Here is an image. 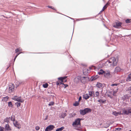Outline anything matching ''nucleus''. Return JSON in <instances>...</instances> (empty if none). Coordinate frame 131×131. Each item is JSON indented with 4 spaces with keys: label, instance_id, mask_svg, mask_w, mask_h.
<instances>
[{
    "label": "nucleus",
    "instance_id": "nucleus-32",
    "mask_svg": "<svg viewBox=\"0 0 131 131\" xmlns=\"http://www.w3.org/2000/svg\"><path fill=\"white\" fill-rule=\"evenodd\" d=\"M54 103L53 102H51L48 105L49 106H52L53 105Z\"/></svg>",
    "mask_w": 131,
    "mask_h": 131
},
{
    "label": "nucleus",
    "instance_id": "nucleus-61",
    "mask_svg": "<svg viewBox=\"0 0 131 131\" xmlns=\"http://www.w3.org/2000/svg\"><path fill=\"white\" fill-rule=\"evenodd\" d=\"M47 119V118H46L45 119V120H46Z\"/></svg>",
    "mask_w": 131,
    "mask_h": 131
},
{
    "label": "nucleus",
    "instance_id": "nucleus-25",
    "mask_svg": "<svg viewBox=\"0 0 131 131\" xmlns=\"http://www.w3.org/2000/svg\"><path fill=\"white\" fill-rule=\"evenodd\" d=\"M8 97L6 96V97H3V99H2V100L3 101H6L8 100Z\"/></svg>",
    "mask_w": 131,
    "mask_h": 131
},
{
    "label": "nucleus",
    "instance_id": "nucleus-49",
    "mask_svg": "<svg viewBox=\"0 0 131 131\" xmlns=\"http://www.w3.org/2000/svg\"><path fill=\"white\" fill-rule=\"evenodd\" d=\"M128 110L129 113H131V109H128Z\"/></svg>",
    "mask_w": 131,
    "mask_h": 131
},
{
    "label": "nucleus",
    "instance_id": "nucleus-8",
    "mask_svg": "<svg viewBox=\"0 0 131 131\" xmlns=\"http://www.w3.org/2000/svg\"><path fill=\"white\" fill-rule=\"evenodd\" d=\"M54 127L53 125H50L46 127L45 131H50L53 130Z\"/></svg>",
    "mask_w": 131,
    "mask_h": 131
},
{
    "label": "nucleus",
    "instance_id": "nucleus-55",
    "mask_svg": "<svg viewBox=\"0 0 131 131\" xmlns=\"http://www.w3.org/2000/svg\"><path fill=\"white\" fill-rule=\"evenodd\" d=\"M106 6V5H105L103 7L102 9H103V10H104V9H105V7Z\"/></svg>",
    "mask_w": 131,
    "mask_h": 131
},
{
    "label": "nucleus",
    "instance_id": "nucleus-17",
    "mask_svg": "<svg viewBox=\"0 0 131 131\" xmlns=\"http://www.w3.org/2000/svg\"><path fill=\"white\" fill-rule=\"evenodd\" d=\"M127 81H131V73L128 75L127 78L126 79Z\"/></svg>",
    "mask_w": 131,
    "mask_h": 131
},
{
    "label": "nucleus",
    "instance_id": "nucleus-31",
    "mask_svg": "<svg viewBox=\"0 0 131 131\" xmlns=\"http://www.w3.org/2000/svg\"><path fill=\"white\" fill-rule=\"evenodd\" d=\"M15 104L17 105V107H18L20 106L21 105V103L20 102H17L15 103Z\"/></svg>",
    "mask_w": 131,
    "mask_h": 131
},
{
    "label": "nucleus",
    "instance_id": "nucleus-1",
    "mask_svg": "<svg viewBox=\"0 0 131 131\" xmlns=\"http://www.w3.org/2000/svg\"><path fill=\"white\" fill-rule=\"evenodd\" d=\"M118 61V59L117 58H115L114 57L111 58L108 61L109 63L112 64L113 66H116Z\"/></svg>",
    "mask_w": 131,
    "mask_h": 131
},
{
    "label": "nucleus",
    "instance_id": "nucleus-4",
    "mask_svg": "<svg viewBox=\"0 0 131 131\" xmlns=\"http://www.w3.org/2000/svg\"><path fill=\"white\" fill-rule=\"evenodd\" d=\"M13 99L20 102H23L24 100L21 97H17V96H15L12 99Z\"/></svg>",
    "mask_w": 131,
    "mask_h": 131
},
{
    "label": "nucleus",
    "instance_id": "nucleus-53",
    "mask_svg": "<svg viewBox=\"0 0 131 131\" xmlns=\"http://www.w3.org/2000/svg\"><path fill=\"white\" fill-rule=\"evenodd\" d=\"M66 115H67L66 113H64L63 114V116H64V117L66 116Z\"/></svg>",
    "mask_w": 131,
    "mask_h": 131
},
{
    "label": "nucleus",
    "instance_id": "nucleus-6",
    "mask_svg": "<svg viewBox=\"0 0 131 131\" xmlns=\"http://www.w3.org/2000/svg\"><path fill=\"white\" fill-rule=\"evenodd\" d=\"M104 75L105 77L107 78H110L112 77V75L109 71H105Z\"/></svg>",
    "mask_w": 131,
    "mask_h": 131
},
{
    "label": "nucleus",
    "instance_id": "nucleus-9",
    "mask_svg": "<svg viewBox=\"0 0 131 131\" xmlns=\"http://www.w3.org/2000/svg\"><path fill=\"white\" fill-rule=\"evenodd\" d=\"M67 76H65L63 77H60L58 78V79L61 81L62 82H67V80L65 79L67 78Z\"/></svg>",
    "mask_w": 131,
    "mask_h": 131
},
{
    "label": "nucleus",
    "instance_id": "nucleus-60",
    "mask_svg": "<svg viewBox=\"0 0 131 131\" xmlns=\"http://www.w3.org/2000/svg\"><path fill=\"white\" fill-rule=\"evenodd\" d=\"M113 95H114V96H115V94H114V93H113Z\"/></svg>",
    "mask_w": 131,
    "mask_h": 131
},
{
    "label": "nucleus",
    "instance_id": "nucleus-15",
    "mask_svg": "<svg viewBox=\"0 0 131 131\" xmlns=\"http://www.w3.org/2000/svg\"><path fill=\"white\" fill-rule=\"evenodd\" d=\"M5 129L7 130H11V129L8 124H6L5 127Z\"/></svg>",
    "mask_w": 131,
    "mask_h": 131
},
{
    "label": "nucleus",
    "instance_id": "nucleus-50",
    "mask_svg": "<svg viewBox=\"0 0 131 131\" xmlns=\"http://www.w3.org/2000/svg\"><path fill=\"white\" fill-rule=\"evenodd\" d=\"M116 129L118 131H119L121 129L120 128H117Z\"/></svg>",
    "mask_w": 131,
    "mask_h": 131
},
{
    "label": "nucleus",
    "instance_id": "nucleus-56",
    "mask_svg": "<svg viewBox=\"0 0 131 131\" xmlns=\"http://www.w3.org/2000/svg\"><path fill=\"white\" fill-rule=\"evenodd\" d=\"M81 100V96H80L79 98V101H80Z\"/></svg>",
    "mask_w": 131,
    "mask_h": 131
},
{
    "label": "nucleus",
    "instance_id": "nucleus-11",
    "mask_svg": "<svg viewBox=\"0 0 131 131\" xmlns=\"http://www.w3.org/2000/svg\"><path fill=\"white\" fill-rule=\"evenodd\" d=\"M89 94L90 96H91L92 97H95L94 92L93 91H90L89 92Z\"/></svg>",
    "mask_w": 131,
    "mask_h": 131
},
{
    "label": "nucleus",
    "instance_id": "nucleus-51",
    "mask_svg": "<svg viewBox=\"0 0 131 131\" xmlns=\"http://www.w3.org/2000/svg\"><path fill=\"white\" fill-rule=\"evenodd\" d=\"M2 16H3L4 18H7V19L8 18V17H7L6 16H5L4 15H2Z\"/></svg>",
    "mask_w": 131,
    "mask_h": 131
},
{
    "label": "nucleus",
    "instance_id": "nucleus-19",
    "mask_svg": "<svg viewBox=\"0 0 131 131\" xmlns=\"http://www.w3.org/2000/svg\"><path fill=\"white\" fill-rule=\"evenodd\" d=\"M105 71H103L102 69H101L100 71L98 72V73L99 75L102 74L103 73H104Z\"/></svg>",
    "mask_w": 131,
    "mask_h": 131
},
{
    "label": "nucleus",
    "instance_id": "nucleus-13",
    "mask_svg": "<svg viewBox=\"0 0 131 131\" xmlns=\"http://www.w3.org/2000/svg\"><path fill=\"white\" fill-rule=\"evenodd\" d=\"M89 97L90 96L88 94H86L83 95V97L85 100H87L89 98Z\"/></svg>",
    "mask_w": 131,
    "mask_h": 131
},
{
    "label": "nucleus",
    "instance_id": "nucleus-44",
    "mask_svg": "<svg viewBox=\"0 0 131 131\" xmlns=\"http://www.w3.org/2000/svg\"><path fill=\"white\" fill-rule=\"evenodd\" d=\"M19 54V53H18V54L15 57L14 59V61H15L16 59V58H17V56H18V55Z\"/></svg>",
    "mask_w": 131,
    "mask_h": 131
},
{
    "label": "nucleus",
    "instance_id": "nucleus-64",
    "mask_svg": "<svg viewBox=\"0 0 131 131\" xmlns=\"http://www.w3.org/2000/svg\"><path fill=\"white\" fill-rule=\"evenodd\" d=\"M18 86H16V87H17Z\"/></svg>",
    "mask_w": 131,
    "mask_h": 131
},
{
    "label": "nucleus",
    "instance_id": "nucleus-26",
    "mask_svg": "<svg viewBox=\"0 0 131 131\" xmlns=\"http://www.w3.org/2000/svg\"><path fill=\"white\" fill-rule=\"evenodd\" d=\"M48 84L47 83H46L45 84H43L42 86L44 88H46L48 87Z\"/></svg>",
    "mask_w": 131,
    "mask_h": 131
},
{
    "label": "nucleus",
    "instance_id": "nucleus-48",
    "mask_svg": "<svg viewBox=\"0 0 131 131\" xmlns=\"http://www.w3.org/2000/svg\"><path fill=\"white\" fill-rule=\"evenodd\" d=\"M19 50V49L18 48L16 50H15L16 52V53H17L18 52Z\"/></svg>",
    "mask_w": 131,
    "mask_h": 131
},
{
    "label": "nucleus",
    "instance_id": "nucleus-57",
    "mask_svg": "<svg viewBox=\"0 0 131 131\" xmlns=\"http://www.w3.org/2000/svg\"><path fill=\"white\" fill-rule=\"evenodd\" d=\"M64 84V85H65V86L64 88H66L67 86H68V85H67V84Z\"/></svg>",
    "mask_w": 131,
    "mask_h": 131
},
{
    "label": "nucleus",
    "instance_id": "nucleus-7",
    "mask_svg": "<svg viewBox=\"0 0 131 131\" xmlns=\"http://www.w3.org/2000/svg\"><path fill=\"white\" fill-rule=\"evenodd\" d=\"M122 25H123V23L119 21L116 22L115 25L113 26V27L116 28H118L119 27H121Z\"/></svg>",
    "mask_w": 131,
    "mask_h": 131
},
{
    "label": "nucleus",
    "instance_id": "nucleus-30",
    "mask_svg": "<svg viewBox=\"0 0 131 131\" xmlns=\"http://www.w3.org/2000/svg\"><path fill=\"white\" fill-rule=\"evenodd\" d=\"M98 102L100 103H103L105 102V101H103L102 99H100L99 100H98Z\"/></svg>",
    "mask_w": 131,
    "mask_h": 131
},
{
    "label": "nucleus",
    "instance_id": "nucleus-59",
    "mask_svg": "<svg viewBox=\"0 0 131 131\" xmlns=\"http://www.w3.org/2000/svg\"><path fill=\"white\" fill-rule=\"evenodd\" d=\"M56 13H58L60 14L59 12L58 11L56 12Z\"/></svg>",
    "mask_w": 131,
    "mask_h": 131
},
{
    "label": "nucleus",
    "instance_id": "nucleus-40",
    "mask_svg": "<svg viewBox=\"0 0 131 131\" xmlns=\"http://www.w3.org/2000/svg\"><path fill=\"white\" fill-rule=\"evenodd\" d=\"M117 84H113L111 85V86H117L118 85Z\"/></svg>",
    "mask_w": 131,
    "mask_h": 131
},
{
    "label": "nucleus",
    "instance_id": "nucleus-2",
    "mask_svg": "<svg viewBox=\"0 0 131 131\" xmlns=\"http://www.w3.org/2000/svg\"><path fill=\"white\" fill-rule=\"evenodd\" d=\"M91 111V110L90 108H85L84 110H80V114L84 115L87 113L90 112Z\"/></svg>",
    "mask_w": 131,
    "mask_h": 131
},
{
    "label": "nucleus",
    "instance_id": "nucleus-33",
    "mask_svg": "<svg viewBox=\"0 0 131 131\" xmlns=\"http://www.w3.org/2000/svg\"><path fill=\"white\" fill-rule=\"evenodd\" d=\"M93 18V17H89V18H83L82 19H81V20H82L88 19H89L92 18Z\"/></svg>",
    "mask_w": 131,
    "mask_h": 131
},
{
    "label": "nucleus",
    "instance_id": "nucleus-47",
    "mask_svg": "<svg viewBox=\"0 0 131 131\" xmlns=\"http://www.w3.org/2000/svg\"><path fill=\"white\" fill-rule=\"evenodd\" d=\"M19 54V53H18V54L15 57L14 59V61H15L16 59V58H17V56H18V55Z\"/></svg>",
    "mask_w": 131,
    "mask_h": 131
},
{
    "label": "nucleus",
    "instance_id": "nucleus-54",
    "mask_svg": "<svg viewBox=\"0 0 131 131\" xmlns=\"http://www.w3.org/2000/svg\"><path fill=\"white\" fill-rule=\"evenodd\" d=\"M81 78H82H82H83V79L88 78V77H83Z\"/></svg>",
    "mask_w": 131,
    "mask_h": 131
},
{
    "label": "nucleus",
    "instance_id": "nucleus-36",
    "mask_svg": "<svg viewBox=\"0 0 131 131\" xmlns=\"http://www.w3.org/2000/svg\"><path fill=\"white\" fill-rule=\"evenodd\" d=\"M8 106L10 107H12L13 105L12 103L11 102H9L8 103Z\"/></svg>",
    "mask_w": 131,
    "mask_h": 131
},
{
    "label": "nucleus",
    "instance_id": "nucleus-45",
    "mask_svg": "<svg viewBox=\"0 0 131 131\" xmlns=\"http://www.w3.org/2000/svg\"><path fill=\"white\" fill-rule=\"evenodd\" d=\"M19 54V53H18V54L15 57L14 59V61H15L16 59V58H17V56H18V55Z\"/></svg>",
    "mask_w": 131,
    "mask_h": 131
},
{
    "label": "nucleus",
    "instance_id": "nucleus-62",
    "mask_svg": "<svg viewBox=\"0 0 131 131\" xmlns=\"http://www.w3.org/2000/svg\"><path fill=\"white\" fill-rule=\"evenodd\" d=\"M103 0V2H105V0Z\"/></svg>",
    "mask_w": 131,
    "mask_h": 131
},
{
    "label": "nucleus",
    "instance_id": "nucleus-43",
    "mask_svg": "<svg viewBox=\"0 0 131 131\" xmlns=\"http://www.w3.org/2000/svg\"><path fill=\"white\" fill-rule=\"evenodd\" d=\"M19 54V53H18V54L15 57L14 59V61H15L16 59V58H17V56H18V55Z\"/></svg>",
    "mask_w": 131,
    "mask_h": 131
},
{
    "label": "nucleus",
    "instance_id": "nucleus-27",
    "mask_svg": "<svg viewBox=\"0 0 131 131\" xmlns=\"http://www.w3.org/2000/svg\"><path fill=\"white\" fill-rule=\"evenodd\" d=\"M95 97H98L99 96V93L97 91L95 92Z\"/></svg>",
    "mask_w": 131,
    "mask_h": 131
},
{
    "label": "nucleus",
    "instance_id": "nucleus-3",
    "mask_svg": "<svg viewBox=\"0 0 131 131\" xmlns=\"http://www.w3.org/2000/svg\"><path fill=\"white\" fill-rule=\"evenodd\" d=\"M81 119H82L79 118L76 119L72 124L73 126L74 127H76L77 126L80 125L81 124L80 121Z\"/></svg>",
    "mask_w": 131,
    "mask_h": 131
},
{
    "label": "nucleus",
    "instance_id": "nucleus-10",
    "mask_svg": "<svg viewBox=\"0 0 131 131\" xmlns=\"http://www.w3.org/2000/svg\"><path fill=\"white\" fill-rule=\"evenodd\" d=\"M13 124L15 127H17L18 129H20V124L17 121H16L14 122L13 123Z\"/></svg>",
    "mask_w": 131,
    "mask_h": 131
},
{
    "label": "nucleus",
    "instance_id": "nucleus-5",
    "mask_svg": "<svg viewBox=\"0 0 131 131\" xmlns=\"http://www.w3.org/2000/svg\"><path fill=\"white\" fill-rule=\"evenodd\" d=\"M8 92L11 93L14 91L15 86L13 84H11L9 85Z\"/></svg>",
    "mask_w": 131,
    "mask_h": 131
},
{
    "label": "nucleus",
    "instance_id": "nucleus-37",
    "mask_svg": "<svg viewBox=\"0 0 131 131\" xmlns=\"http://www.w3.org/2000/svg\"><path fill=\"white\" fill-rule=\"evenodd\" d=\"M40 129V127L39 126H37L35 127V129L36 130H38Z\"/></svg>",
    "mask_w": 131,
    "mask_h": 131
},
{
    "label": "nucleus",
    "instance_id": "nucleus-20",
    "mask_svg": "<svg viewBox=\"0 0 131 131\" xmlns=\"http://www.w3.org/2000/svg\"><path fill=\"white\" fill-rule=\"evenodd\" d=\"M125 22L127 24H128L131 22V19L127 18L125 20Z\"/></svg>",
    "mask_w": 131,
    "mask_h": 131
},
{
    "label": "nucleus",
    "instance_id": "nucleus-35",
    "mask_svg": "<svg viewBox=\"0 0 131 131\" xmlns=\"http://www.w3.org/2000/svg\"><path fill=\"white\" fill-rule=\"evenodd\" d=\"M56 84L58 85H60L61 84H63V83H62V82H57V83Z\"/></svg>",
    "mask_w": 131,
    "mask_h": 131
},
{
    "label": "nucleus",
    "instance_id": "nucleus-21",
    "mask_svg": "<svg viewBox=\"0 0 131 131\" xmlns=\"http://www.w3.org/2000/svg\"><path fill=\"white\" fill-rule=\"evenodd\" d=\"M64 128V127L62 126L59 128H58L56 129V131H62Z\"/></svg>",
    "mask_w": 131,
    "mask_h": 131
},
{
    "label": "nucleus",
    "instance_id": "nucleus-42",
    "mask_svg": "<svg viewBox=\"0 0 131 131\" xmlns=\"http://www.w3.org/2000/svg\"><path fill=\"white\" fill-rule=\"evenodd\" d=\"M124 82H125V80H121L120 81V82L121 83H123Z\"/></svg>",
    "mask_w": 131,
    "mask_h": 131
},
{
    "label": "nucleus",
    "instance_id": "nucleus-63",
    "mask_svg": "<svg viewBox=\"0 0 131 131\" xmlns=\"http://www.w3.org/2000/svg\"><path fill=\"white\" fill-rule=\"evenodd\" d=\"M73 32H74V29H73V30L72 33H73Z\"/></svg>",
    "mask_w": 131,
    "mask_h": 131
},
{
    "label": "nucleus",
    "instance_id": "nucleus-38",
    "mask_svg": "<svg viewBox=\"0 0 131 131\" xmlns=\"http://www.w3.org/2000/svg\"><path fill=\"white\" fill-rule=\"evenodd\" d=\"M110 0H109V1L106 3V4L105 5H106H106H107V6L106 7H107V6H108V5H109L110 4V3H109L108 2V1H110Z\"/></svg>",
    "mask_w": 131,
    "mask_h": 131
},
{
    "label": "nucleus",
    "instance_id": "nucleus-23",
    "mask_svg": "<svg viewBox=\"0 0 131 131\" xmlns=\"http://www.w3.org/2000/svg\"><path fill=\"white\" fill-rule=\"evenodd\" d=\"M10 118V117L6 118V119H4V122L8 123L9 122Z\"/></svg>",
    "mask_w": 131,
    "mask_h": 131
},
{
    "label": "nucleus",
    "instance_id": "nucleus-52",
    "mask_svg": "<svg viewBox=\"0 0 131 131\" xmlns=\"http://www.w3.org/2000/svg\"><path fill=\"white\" fill-rule=\"evenodd\" d=\"M104 26L107 29H108V27H107V26L105 24H104Z\"/></svg>",
    "mask_w": 131,
    "mask_h": 131
},
{
    "label": "nucleus",
    "instance_id": "nucleus-29",
    "mask_svg": "<svg viewBox=\"0 0 131 131\" xmlns=\"http://www.w3.org/2000/svg\"><path fill=\"white\" fill-rule=\"evenodd\" d=\"M10 118L11 120L12 121H14L15 120V116H12Z\"/></svg>",
    "mask_w": 131,
    "mask_h": 131
},
{
    "label": "nucleus",
    "instance_id": "nucleus-16",
    "mask_svg": "<svg viewBox=\"0 0 131 131\" xmlns=\"http://www.w3.org/2000/svg\"><path fill=\"white\" fill-rule=\"evenodd\" d=\"M121 70V68L119 67H116L115 70V72H119Z\"/></svg>",
    "mask_w": 131,
    "mask_h": 131
},
{
    "label": "nucleus",
    "instance_id": "nucleus-39",
    "mask_svg": "<svg viewBox=\"0 0 131 131\" xmlns=\"http://www.w3.org/2000/svg\"><path fill=\"white\" fill-rule=\"evenodd\" d=\"M4 127L0 126V131H3Z\"/></svg>",
    "mask_w": 131,
    "mask_h": 131
},
{
    "label": "nucleus",
    "instance_id": "nucleus-14",
    "mask_svg": "<svg viewBox=\"0 0 131 131\" xmlns=\"http://www.w3.org/2000/svg\"><path fill=\"white\" fill-rule=\"evenodd\" d=\"M112 114L115 116H117L118 114L121 115L122 114L121 112H117L116 111L113 112Z\"/></svg>",
    "mask_w": 131,
    "mask_h": 131
},
{
    "label": "nucleus",
    "instance_id": "nucleus-41",
    "mask_svg": "<svg viewBox=\"0 0 131 131\" xmlns=\"http://www.w3.org/2000/svg\"><path fill=\"white\" fill-rule=\"evenodd\" d=\"M66 16L67 17H68V18H70V19H71L73 20V21H74V22H75V20H74V18H71V17H69V16Z\"/></svg>",
    "mask_w": 131,
    "mask_h": 131
},
{
    "label": "nucleus",
    "instance_id": "nucleus-46",
    "mask_svg": "<svg viewBox=\"0 0 131 131\" xmlns=\"http://www.w3.org/2000/svg\"><path fill=\"white\" fill-rule=\"evenodd\" d=\"M19 54V53H18V54L15 57L14 59V61H15L16 59V58H17V56H18V55Z\"/></svg>",
    "mask_w": 131,
    "mask_h": 131
},
{
    "label": "nucleus",
    "instance_id": "nucleus-12",
    "mask_svg": "<svg viewBox=\"0 0 131 131\" xmlns=\"http://www.w3.org/2000/svg\"><path fill=\"white\" fill-rule=\"evenodd\" d=\"M96 86L98 88L101 89H102L103 88V85L100 83L98 82L96 84Z\"/></svg>",
    "mask_w": 131,
    "mask_h": 131
},
{
    "label": "nucleus",
    "instance_id": "nucleus-24",
    "mask_svg": "<svg viewBox=\"0 0 131 131\" xmlns=\"http://www.w3.org/2000/svg\"><path fill=\"white\" fill-rule=\"evenodd\" d=\"M123 112L124 113V114H129L128 110H124L123 111Z\"/></svg>",
    "mask_w": 131,
    "mask_h": 131
},
{
    "label": "nucleus",
    "instance_id": "nucleus-18",
    "mask_svg": "<svg viewBox=\"0 0 131 131\" xmlns=\"http://www.w3.org/2000/svg\"><path fill=\"white\" fill-rule=\"evenodd\" d=\"M98 78V76L96 75L95 77H92L91 78V80L92 81H94L96 80Z\"/></svg>",
    "mask_w": 131,
    "mask_h": 131
},
{
    "label": "nucleus",
    "instance_id": "nucleus-34",
    "mask_svg": "<svg viewBox=\"0 0 131 131\" xmlns=\"http://www.w3.org/2000/svg\"><path fill=\"white\" fill-rule=\"evenodd\" d=\"M103 10H104L103 9H102V10L96 16H94L95 17L97 16L98 15H99L100 14Z\"/></svg>",
    "mask_w": 131,
    "mask_h": 131
},
{
    "label": "nucleus",
    "instance_id": "nucleus-58",
    "mask_svg": "<svg viewBox=\"0 0 131 131\" xmlns=\"http://www.w3.org/2000/svg\"><path fill=\"white\" fill-rule=\"evenodd\" d=\"M117 92V91H114L113 92V93H114V94H115L116 93V92Z\"/></svg>",
    "mask_w": 131,
    "mask_h": 131
},
{
    "label": "nucleus",
    "instance_id": "nucleus-22",
    "mask_svg": "<svg viewBox=\"0 0 131 131\" xmlns=\"http://www.w3.org/2000/svg\"><path fill=\"white\" fill-rule=\"evenodd\" d=\"M47 7H48L49 8L51 9H52L53 10H56H56H57L56 9H55L53 7H52V6H50V5H48V6H47Z\"/></svg>",
    "mask_w": 131,
    "mask_h": 131
},
{
    "label": "nucleus",
    "instance_id": "nucleus-28",
    "mask_svg": "<svg viewBox=\"0 0 131 131\" xmlns=\"http://www.w3.org/2000/svg\"><path fill=\"white\" fill-rule=\"evenodd\" d=\"M79 103L78 101L75 102V103L73 104V105L75 106H77L79 105Z\"/></svg>",
    "mask_w": 131,
    "mask_h": 131
}]
</instances>
